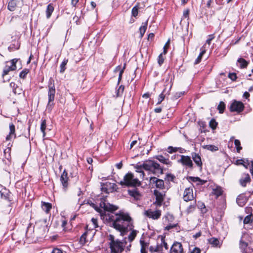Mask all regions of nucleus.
<instances>
[{
  "instance_id": "obj_1",
  "label": "nucleus",
  "mask_w": 253,
  "mask_h": 253,
  "mask_svg": "<svg viewBox=\"0 0 253 253\" xmlns=\"http://www.w3.org/2000/svg\"><path fill=\"white\" fill-rule=\"evenodd\" d=\"M100 208L103 209L105 212L113 211L117 209L115 206L106 203L104 200L101 201ZM103 219L111 222V226L120 231L122 236L126 235L128 230L133 228L132 219L127 213L120 212L115 214L113 212H105Z\"/></svg>"
},
{
  "instance_id": "obj_2",
  "label": "nucleus",
  "mask_w": 253,
  "mask_h": 253,
  "mask_svg": "<svg viewBox=\"0 0 253 253\" xmlns=\"http://www.w3.org/2000/svg\"><path fill=\"white\" fill-rule=\"evenodd\" d=\"M108 240L111 253H122L125 251L127 244L126 237L120 240L116 239L113 235L109 234L108 236Z\"/></svg>"
},
{
  "instance_id": "obj_3",
  "label": "nucleus",
  "mask_w": 253,
  "mask_h": 253,
  "mask_svg": "<svg viewBox=\"0 0 253 253\" xmlns=\"http://www.w3.org/2000/svg\"><path fill=\"white\" fill-rule=\"evenodd\" d=\"M138 168H143L149 173L159 175L163 173V169L156 161L153 160H147L143 162L141 166Z\"/></svg>"
},
{
  "instance_id": "obj_4",
  "label": "nucleus",
  "mask_w": 253,
  "mask_h": 253,
  "mask_svg": "<svg viewBox=\"0 0 253 253\" xmlns=\"http://www.w3.org/2000/svg\"><path fill=\"white\" fill-rule=\"evenodd\" d=\"M48 102L46 109L48 112H51L55 105L54 99L56 90L55 87V82L52 78H50L48 82Z\"/></svg>"
},
{
  "instance_id": "obj_5",
  "label": "nucleus",
  "mask_w": 253,
  "mask_h": 253,
  "mask_svg": "<svg viewBox=\"0 0 253 253\" xmlns=\"http://www.w3.org/2000/svg\"><path fill=\"white\" fill-rule=\"evenodd\" d=\"M119 184L122 186L127 187H136L140 185L141 183L137 178H134V175L131 172H128L124 177Z\"/></svg>"
},
{
  "instance_id": "obj_6",
  "label": "nucleus",
  "mask_w": 253,
  "mask_h": 253,
  "mask_svg": "<svg viewBox=\"0 0 253 253\" xmlns=\"http://www.w3.org/2000/svg\"><path fill=\"white\" fill-rule=\"evenodd\" d=\"M18 61L17 59H13L9 61H7L5 63V66L3 70L2 74V77L4 78V77L8 74L10 71H13L16 69V63Z\"/></svg>"
},
{
  "instance_id": "obj_7",
  "label": "nucleus",
  "mask_w": 253,
  "mask_h": 253,
  "mask_svg": "<svg viewBox=\"0 0 253 253\" xmlns=\"http://www.w3.org/2000/svg\"><path fill=\"white\" fill-rule=\"evenodd\" d=\"M180 159L177 161V162L180 163L183 167L186 168L192 169L193 168V164L191 157L188 156L180 155Z\"/></svg>"
},
{
  "instance_id": "obj_8",
  "label": "nucleus",
  "mask_w": 253,
  "mask_h": 253,
  "mask_svg": "<svg viewBox=\"0 0 253 253\" xmlns=\"http://www.w3.org/2000/svg\"><path fill=\"white\" fill-rule=\"evenodd\" d=\"M244 109V104L241 101L236 100H234L230 107V110L231 112H236L238 113L242 112Z\"/></svg>"
},
{
  "instance_id": "obj_9",
  "label": "nucleus",
  "mask_w": 253,
  "mask_h": 253,
  "mask_svg": "<svg viewBox=\"0 0 253 253\" xmlns=\"http://www.w3.org/2000/svg\"><path fill=\"white\" fill-rule=\"evenodd\" d=\"M150 183L152 185H154L157 188L160 190H164L166 189L164 181L156 177H151L150 178Z\"/></svg>"
},
{
  "instance_id": "obj_10",
  "label": "nucleus",
  "mask_w": 253,
  "mask_h": 253,
  "mask_svg": "<svg viewBox=\"0 0 253 253\" xmlns=\"http://www.w3.org/2000/svg\"><path fill=\"white\" fill-rule=\"evenodd\" d=\"M144 215L149 218L157 220L160 217L161 211L160 210L153 211L151 209H149L145 211Z\"/></svg>"
},
{
  "instance_id": "obj_11",
  "label": "nucleus",
  "mask_w": 253,
  "mask_h": 253,
  "mask_svg": "<svg viewBox=\"0 0 253 253\" xmlns=\"http://www.w3.org/2000/svg\"><path fill=\"white\" fill-rule=\"evenodd\" d=\"M154 194L156 196L155 203L158 206H161L165 196V191L160 192L157 190H154Z\"/></svg>"
},
{
  "instance_id": "obj_12",
  "label": "nucleus",
  "mask_w": 253,
  "mask_h": 253,
  "mask_svg": "<svg viewBox=\"0 0 253 253\" xmlns=\"http://www.w3.org/2000/svg\"><path fill=\"white\" fill-rule=\"evenodd\" d=\"M68 173L65 169L62 172L60 178V180L63 186V190L64 191H66L68 187Z\"/></svg>"
},
{
  "instance_id": "obj_13",
  "label": "nucleus",
  "mask_w": 253,
  "mask_h": 253,
  "mask_svg": "<svg viewBox=\"0 0 253 253\" xmlns=\"http://www.w3.org/2000/svg\"><path fill=\"white\" fill-rule=\"evenodd\" d=\"M183 198L186 202L192 201L194 199L192 188L188 187L185 188L183 193Z\"/></svg>"
},
{
  "instance_id": "obj_14",
  "label": "nucleus",
  "mask_w": 253,
  "mask_h": 253,
  "mask_svg": "<svg viewBox=\"0 0 253 253\" xmlns=\"http://www.w3.org/2000/svg\"><path fill=\"white\" fill-rule=\"evenodd\" d=\"M101 190L106 193H109L113 192L116 187V185L109 182H106L102 185Z\"/></svg>"
},
{
  "instance_id": "obj_15",
  "label": "nucleus",
  "mask_w": 253,
  "mask_h": 253,
  "mask_svg": "<svg viewBox=\"0 0 253 253\" xmlns=\"http://www.w3.org/2000/svg\"><path fill=\"white\" fill-rule=\"evenodd\" d=\"M253 217L252 214L246 216L243 221L244 228L246 229H252L253 228Z\"/></svg>"
},
{
  "instance_id": "obj_16",
  "label": "nucleus",
  "mask_w": 253,
  "mask_h": 253,
  "mask_svg": "<svg viewBox=\"0 0 253 253\" xmlns=\"http://www.w3.org/2000/svg\"><path fill=\"white\" fill-rule=\"evenodd\" d=\"M127 192L128 195L133 198V200L134 201L139 200L141 197V194L140 193L138 189L135 187L132 189L128 190Z\"/></svg>"
},
{
  "instance_id": "obj_17",
  "label": "nucleus",
  "mask_w": 253,
  "mask_h": 253,
  "mask_svg": "<svg viewBox=\"0 0 253 253\" xmlns=\"http://www.w3.org/2000/svg\"><path fill=\"white\" fill-rule=\"evenodd\" d=\"M240 248L242 253H253V248L249 246L247 243L240 241Z\"/></svg>"
},
{
  "instance_id": "obj_18",
  "label": "nucleus",
  "mask_w": 253,
  "mask_h": 253,
  "mask_svg": "<svg viewBox=\"0 0 253 253\" xmlns=\"http://www.w3.org/2000/svg\"><path fill=\"white\" fill-rule=\"evenodd\" d=\"M9 132L8 135L6 136L5 139L6 141L10 140L12 138H16V135L15 133V127L13 123L9 124Z\"/></svg>"
},
{
  "instance_id": "obj_19",
  "label": "nucleus",
  "mask_w": 253,
  "mask_h": 253,
  "mask_svg": "<svg viewBox=\"0 0 253 253\" xmlns=\"http://www.w3.org/2000/svg\"><path fill=\"white\" fill-rule=\"evenodd\" d=\"M170 253H183V248L181 243H174L170 250Z\"/></svg>"
},
{
  "instance_id": "obj_20",
  "label": "nucleus",
  "mask_w": 253,
  "mask_h": 253,
  "mask_svg": "<svg viewBox=\"0 0 253 253\" xmlns=\"http://www.w3.org/2000/svg\"><path fill=\"white\" fill-rule=\"evenodd\" d=\"M191 157L197 166L201 168L203 164L200 156L198 154L193 152L191 153Z\"/></svg>"
},
{
  "instance_id": "obj_21",
  "label": "nucleus",
  "mask_w": 253,
  "mask_h": 253,
  "mask_svg": "<svg viewBox=\"0 0 253 253\" xmlns=\"http://www.w3.org/2000/svg\"><path fill=\"white\" fill-rule=\"evenodd\" d=\"M251 178L249 174H243L240 179V184L243 187L246 186L247 183L251 181Z\"/></svg>"
},
{
  "instance_id": "obj_22",
  "label": "nucleus",
  "mask_w": 253,
  "mask_h": 253,
  "mask_svg": "<svg viewBox=\"0 0 253 253\" xmlns=\"http://www.w3.org/2000/svg\"><path fill=\"white\" fill-rule=\"evenodd\" d=\"M236 202L239 206L243 207L247 202V198L244 195H240L237 197Z\"/></svg>"
},
{
  "instance_id": "obj_23",
  "label": "nucleus",
  "mask_w": 253,
  "mask_h": 253,
  "mask_svg": "<svg viewBox=\"0 0 253 253\" xmlns=\"http://www.w3.org/2000/svg\"><path fill=\"white\" fill-rule=\"evenodd\" d=\"M128 231H131V232L129 233L126 239H128L129 243H131L135 239L138 231L133 229V228L131 230H128Z\"/></svg>"
},
{
  "instance_id": "obj_24",
  "label": "nucleus",
  "mask_w": 253,
  "mask_h": 253,
  "mask_svg": "<svg viewBox=\"0 0 253 253\" xmlns=\"http://www.w3.org/2000/svg\"><path fill=\"white\" fill-rule=\"evenodd\" d=\"M156 158L161 163H162L164 164L167 165H171V162L169 161V159L165 158L162 155H158L156 156Z\"/></svg>"
},
{
  "instance_id": "obj_25",
  "label": "nucleus",
  "mask_w": 253,
  "mask_h": 253,
  "mask_svg": "<svg viewBox=\"0 0 253 253\" xmlns=\"http://www.w3.org/2000/svg\"><path fill=\"white\" fill-rule=\"evenodd\" d=\"M51 204L44 202H42V208L45 212H46V213H48L51 209Z\"/></svg>"
},
{
  "instance_id": "obj_26",
  "label": "nucleus",
  "mask_w": 253,
  "mask_h": 253,
  "mask_svg": "<svg viewBox=\"0 0 253 253\" xmlns=\"http://www.w3.org/2000/svg\"><path fill=\"white\" fill-rule=\"evenodd\" d=\"M53 10L54 7L53 6V4L52 3H49L47 5L46 9V16L47 19H49L51 17V15Z\"/></svg>"
},
{
  "instance_id": "obj_27",
  "label": "nucleus",
  "mask_w": 253,
  "mask_h": 253,
  "mask_svg": "<svg viewBox=\"0 0 253 253\" xmlns=\"http://www.w3.org/2000/svg\"><path fill=\"white\" fill-rule=\"evenodd\" d=\"M87 204L90 206L94 209L97 212L100 213V215L103 217H104V214L102 212V210L100 208L98 207L95 204L92 203L91 201H88Z\"/></svg>"
},
{
  "instance_id": "obj_28",
  "label": "nucleus",
  "mask_w": 253,
  "mask_h": 253,
  "mask_svg": "<svg viewBox=\"0 0 253 253\" xmlns=\"http://www.w3.org/2000/svg\"><path fill=\"white\" fill-rule=\"evenodd\" d=\"M237 63L241 68H246L249 64L248 62L243 58H239L237 60Z\"/></svg>"
},
{
  "instance_id": "obj_29",
  "label": "nucleus",
  "mask_w": 253,
  "mask_h": 253,
  "mask_svg": "<svg viewBox=\"0 0 253 253\" xmlns=\"http://www.w3.org/2000/svg\"><path fill=\"white\" fill-rule=\"evenodd\" d=\"M209 242L210 244L212 245L213 247H220V242L217 238H211L210 239H209Z\"/></svg>"
},
{
  "instance_id": "obj_30",
  "label": "nucleus",
  "mask_w": 253,
  "mask_h": 253,
  "mask_svg": "<svg viewBox=\"0 0 253 253\" xmlns=\"http://www.w3.org/2000/svg\"><path fill=\"white\" fill-rule=\"evenodd\" d=\"M148 24V21H146L144 23H142V26L139 28V31H140V37L142 38L144 36V34H145L146 30L147 29Z\"/></svg>"
},
{
  "instance_id": "obj_31",
  "label": "nucleus",
  "mask_w": 253,
  "mask_h": 253,
  "mask_svg": "<svg viewBox=\"0 0 253 253\" xmlns=\"http://www.w3.org/2000/svg\"><path fill=\"white\" fill-rule=\"evenodd\" d=\"M16 6H17V0H11L8 2V9L10 11H13L15 10Z\"/></svg>"
},
{
  "instance_id": "obj_32",
  "label": "nucleus",
  "mask_w": 253,
  "mask_h": 253,
  "mask_svg": "<svg viewBox=\"0 0 253 253\" xmlns=\"http://www.w3.org/2000/svg\"><path fill=\"white\" fill-rule=\"evenodd\" d=\"M212 194L215 195L216 197L220 196L222 194L221 188L219 186H217L216 188L213 189Z\"/></svg>"
},
{
  "instance_id": "obj_33",
  "label": "nucleus",
  "mask_w": 253,
  "mask_h": 253,
  "mask_svg": "<svg viewBox=\"0 0 253 253\" xmlns=\"http://www.w3.org/2000/svg\"><path fill=\"white\" fill-rule=\"evenodd\" d=\"M46 127V120H42L41 125V130L43 134V137H44L45 136V129Z\"/></svg>"
},
{
  "instance_id": "obj_34",
  "label": "nucleus",
  "mask_w": 253,
  "mask_h": 253,
  "mask_svg": "<svg viewBox=\"0 0 253 253\" xmlns=\"http://www.w3.org/2000/svg\"><path fill=\"white\" fill-rule=\"evenodd\" d=\"M139 3H137L135 6H134L131 10L132 15L136 17L138 13V9L139 8Z\"/></svg>"
},
{
  "instance_id": "obj_35",
  "label": "nucleus",
  "mask_w": 253,
  "mask_h": 253,
  "mask_svg": "<svg viewBox=\"0 0 253 253\" xmlns=\"http://www.w3.org/2000/svg\"><path fill=\"white\" fill-rule=\"evenodd\" d=\"M204 148L211 152H215L218 150V148L213 145H207Z\"/></svg>"
},
{
  "instance_id": "obj_36",
  "label": "nucleus",
  "mask_w": 253,
  "mask_h": 253,
  "mask_svg": "<svg viewBox=\"0 0 253 253\" xmlns=\"http://www.w3.org/2000/svg\"><path fill=\"white\" fill-rule=\"evenodd\" d=\"M68 63V59H64V60L62 61L61 63L60 68V73H63L65 70H66V66Z\"/></svg>"
},
{
  "instance_id": "obj_37",
  "label": "nucleus",
  "mask_w": 253,
  "mask_h": 253,
  "mask_svg": "<svg viewBox=\"0 0 253 253\" xmlns=\"http://www.w3.org/2000/svg\"><path fill=\"white\" fill-rule=\"evenodd\" d=\"M87 232H85L80 237V243L82 245H84L86 242Z\"/></svg>"
},
{
  "instance_id": "obj_38",
  "label": "nucleus",
  "mask_w": 253,
  "mask_h": 253,
  "mask_svg": "<svg viewBox=\"0 0 253 253\" xmlns=\"http://www.w3.org/2000/svg\"><path fill=\"white\" fill-rule=\"evenodd\" d=\"M190 178L193 182H198L201 185L206 182V180H202L198 177H190Z\"/></svg>"
},
{
  "instance_id": "obj_39",
  "label": "nucleus",
  "mask_w": 253,
  "mask_h": 253,
  "mask_svg": "<svg viewBox=\"0 0 253 253\" xmlns=\"http://www.w3.org/2000/svg\"><path fill=\"white\" fill-rule=\"evenodd\" d=\"M225 108V103L221 101L219 103V104L217 107V109L219 110V113L220 114L223 113L224 111Z\"/></svg>"
},
{
  "instance_id": "obj_40",
  "label": "nucleus",
  "mask_w": 253,
  "mask_h": 253,
  "mask_svg": "<svg viewBox=\"0 0 253 253\" xmlns=\"http://www.w3.org/2000/svg\"><path fill=\"white\" fill-rule=\"evenodd\" d=\"M205 52H206L205 50H202L201 51L200 54L199 55V56H198V57L197 58V59H196V60L195 61V63H194L195 64H199L201 62V61L202 60V56L205 53Z\"/></svg>"
},
{
  "instance_id": "obj_41",
  "label": "nucleus",
  "mask_w": 253,
  "mask_h": 253,
  "mask_svg": "<svg viewBox=\"0 0 253 253\" xmlns=\"http://www.w3.org/2000/svg\"><path fill=\"white\" fill-rule=\"evenodd\" d=\"M209 126L212 129H215L217 126V123L215 119H212L209 123Z\"/></svg>"
},
{
  "instance_id": "obj_42",
  "label": "nucleus",
  "mask_w": 253,
  "mask_h": 253,
  "mask_svg": "<svg viewBox=\"0 0 253 253\" xmlns=\"http://www.w3.org/2000/svg\"><path fill=\"white\" fill-rule=\"evenodd\" d=\"M29 70L27 69H24V70H23L20 73V74H19L20 78H22V79H25L26 78L27 75L29 73Z\"/></svg>"
},
{
  "instance_id": "obj_43",
  "label": "nucleus",
  "mask_w": 253,
  "mask_h": 253,
  "mask_svg": "<svg viewBox=\"0 0 253 253\" xmlns=\"http://www.w3.org/2000/svg\"><path fill=\"white\" fill-rule=\"evenodd\" d=\"M163 54H164L163 53H161L159 55L158 58V63L160 66H161L164 62L165 58L163 56Z\"/></svg>"
},
{
  "instance_id": "obj_44",
  "label": "nucleus",
  "mask_w": 253,
  "mask_h": 253,
  "mask_svg": "<svg viewBox=\"0 0 253 253\" xmlns=\"http://www.w3.org/2000/svg\"><path fill=\"white\" fill-rule=\"evenodd\" d=\"M234 144L236 147L237 152H239L242 149V147L240 146V141L238 139H235L234 141Z\"/></svg>"
},
{
  "instance_id": "obj_45",
  "label": "nucleus",
  "mask_w": 253,
  "mask_h": 253,
  "mask_svg": "<svg viewBox=\"0 0 253 253\" xmlns=\"http://www.w3.org/2000/svg\"><path fill=\"white\" fill-rule=\"evenodd\" d=\"M124 89H125V87L124 85H120V87H119V88L118 89L117 96H121L123 94Z\"/></svg>"
},
{
  "instance_id": "obj_46",
  "label": "nucleus",
  "mask_w": 253,
  "mask_h": 253,
  "mask_svg": "<svg viewBox=\"0 0 253 253\" xmlns=\"http://www.w3.org/2000/svg\"><path fill=\"white\" fill-rule=\"evenodd\" d=\"M170 41L169 40L167 42L165 43L164 47H163V53L164 54H166L167 53L168 49L169 46Z\"/></svg>"
},
{
  "instance_id": "obj_47",
  "label": "nucleus",
  "mask_w": 253,
  "mask_h": 253,
  "mask_svg": "<svg viewBox=\"0 0 253 253\" xmlns=\"http://www.w3.org/2000/svg\"><path fill=\"white\" fill-rule=\"evenodd\" d=\"M161 246L162 247L163 246H164L166 250H168V245L165 241V237L162 236L161 238Z\"/></svg>"
},
{
  "instance_id": "obj_48",
  "label": "nucleus",
  "mask_w": 253,
  "mask_h": 253,
  "mask_svg": "<svg viewBox=\"0 0 253 253\" xmlns=\"http://www.w3.org/2000/svg\"><path fill=\"white\" fill-rule=\"evenodd\" d=\"M177 148L178 147H173L172 146H169L168 148V152L170 154H171L174 152H176L178 151Z\"/></svg>"
},
{
  "instance_id": "obj_49",
  "label": "nucleus",
  "mask_w": 253,
  "mask_h": 253,
  "mask_svg": "<svg viewBox=\"0 0 253 253\" xmlns=\"http://www.w3.org/2000/svg\"><path fill=\"white\" fill-rule=\"evenodd\" d=\"M141 253H147V252L146 250V244L142 241H141Z\"/></svg>"
},
{
  "instance_id": "obj_50",
  "label": "nucleus",
  "mask_w": 253,
  "mask_h": 253,
  "mask_svg": "<svg viewBox=\"0 0 253 253\" xmlns=\"http://www.w3.org/2000/svg\"><path fill=\"white\" fill-rule=\"evenodd\" d=\"M166 176L168 180L171 181H173L175 178V176L171 173L167 174Z\"/></svg>"
},
{
  "instance_id": "obj_51",
  "label": "nucleus",
  "mask_w": 253,
  "mask_h": 253,
  "mask_svg": "<svg viewBox=\"0 0 253 253\" xmlns=\"http://www.w3.org/2000/svg\"><path fill=\"white\" fill-rule=\"evenodd\" d=\"M228 77L230 78L232 81H235L237 79V75L234 73H229L228 75Z\"/></svg>"
},
{
  "instance_id": "obj_52",
  "label": "nucleus",
  "mask_w": 253,
  "mask_h": 253,
  "mask_svg": "<svg viewBox=\"0 0 253 253\" xmlns=\"http://www.w3.org/2000/svg\"><path fill=\"white\" fill-rule=\"evenodd\" d=\"M125 68V65H124L123 68L122 69H121L120 71L119 78H118V84L120 83V81L122 80V75L124 73Z\"/></svg>"
},
{
  "instance_id": "obj_53",
  "label": "nucleus",
  "mask_w": 253,
  "mask_h": 253,
  "mask_svg": "<svg viewBox=\"0 0 253 253\" xmlns=\"http://www.w3.org/2000/svg\"><path fill=\"white\" fill-rule=\"evenodd\" d=\"M91 221V222L92 223V224L93 225V227L94 228L98 227V224H97V219L96 218H92Z\"/></svg>"
},
{
  "instance_id": "obj_54",
  "label": "nucleus",
  "mask_w": 253,
  "mask_h": 253,
  "mask_svg": "<svg viewBox=\"0 0 253 253\" xmlns=\"http://www.w3.org/2000/svg\"><path fill=\"white\" fill-rule=\"evenodd\" d=\"M164 98H165V95L163 94V93H161L160 94L159 98H158V102L157 103V104H160L163 101V100L164 99Z\"/></svg>"
},
{
  "instance_id": "obj_55",
  "label": "nucleus",
  "mask_w": 253,
  "mask_h": 253,
  "mask_svg": "<svg viewBox=\"0 0 253 253\" xmlns=\"http://www.w3.org/2000/svg\"><path fill=\"white\" fill-rule=\"evenodd\" d=\"M9 86L11 88H12V91L14 93L15 89L16 88V87H17L18 85L14 83L11 82L10 83Z\"/></svg>"
},
{
  "instance_id": "obj_56",
  "label": "nucleus",
  "mask_w": 253,
  "mask_h": 253,
  "mask_svg": "<svg viewBox=\"0 0 253 253\" xmlns=\"http://www.w3.org/2000/svg\"><path fill=\"white\" fill-rule=\"evenodd\" d=\"M142 164H137L135 167L136 171L138 172H142L143 175H144V173L143 171H142V169H143V168H138V166H141Z\"/></svg>"
},
{
  "instance_id": "obj_57",
  "label": "nucleus",
  "mask_w": 253,
  "mask_h": 253,
  "mask_svg": "<svg viewBox=\"0 0 253 253\" xmlns=\"http://www.w3.org/2000/svg\"><path fill=\"white\" fill-rule=\"evenodd\" d=\"M16 88L15 89V92H14V94H20L22 93V89L21 88H20V87H19L18 86H17V87H16Z\"/></svg>"
},
{
  "instance_id": "obj_58",
  "label": "nucleus",
  "mask_w": 253,
  "mask_h": 253,
  "mask_svg": "<svg viewBox=\"0 0 253 253\" xmlns=\"http://www.w3.org/2000/svg\"><path fill=\"white\" fill-rule=\"evenodd\" d=\"M189 10L188 9L185 10L183 11V18H188L189 17Z\"/></svg>"
},
{
  "instance_id": "obj_59",
  "label": "nucleus",
  "mask_w": 253,
  "mask_h": 253,
  "mask_svg": "<svg viewBox=\"0 0 253 253\" xmlns=\"http://www.w3.org/2000/svg\"><path fill=\"white\" fill-rule=\"evenodd\" d=\"M79 0H71V4L74 7H77V4L78 3Z\"/></svg>"
},
{
  "instance_id": "obj_60",
  "label": "nucleus",
  "mask_w": 253,
  "mask_h": 253,
  "mask_svg": "<svg viewBox=\"0 0 253 253\" xmlns=\"http://www.w3.org/2000/svg\"><path fill=\"white\" fill-rule=\"evenodd\" d=\"M175 226H176L175 224H173V225L170 224V225H169L167 226L166 227H165V229L166 230H169L170 229L174 228Z\"/></svg>"
},
{
  "instance_id": "obj_61",
  "label": "nucleus",
  "mask_w": 253,
  "mask_h": 253,
  "mask_svg": "<svg viewBox=\"0 0 253 253\" xmlns=\"http://www.w3.org/2000/svg\"><path fill=\"white\" fill-rule=\"evenodd\" d=\"M190 253H201V250L198 248H194Z\"/></svg>"
},
{
  "instance_id": "obj_62",
  "label": "nucleus",
  "mask_w": 253,
  "mask_h": 253,
  "mask_svg": "<svg viewBox=\"0 0 253 253\" xmlns=\"http://www.w3.org/2000/svg\"><path fill=\"white\" fill-rule=\"evenodd\" d=\"M131 247V243H129V244L128 245L126 244V247H125L126 252H127L130 251Z\"/></svg>"
},
{
  "instance_id": "obj_63",
  "label": "nucleus",
  "mask_w": 253,
  "mask_h": 253,
  "mask_svg": "<svg viewBox=\"0 0 253 253\" xmlns=\"http://www.w3.org/2000/svg\"><path fill=\"white\" fill-rule=\"evenodd\" d=\"M131 247V243H129V244L128 245L126 244V247H125L126 252H127L130 251Z\"/></svg>"
},
{
  "instance_id": "obj_64",
  "label": "nucleus",
  "mask_w": 253,
  "mask_h": 253,
  "mask_svg": "<svg viewBox=\"0 0 253 253\" xmlns=\"http://www.w3.org/2000/svg\"><path fill=\"white\" fill-rule=\"evenodd\" d=\"M52 253H63L62 250H61L59 249H57V248H55L53 250Z\"/></svg>"
}]
</instances>
